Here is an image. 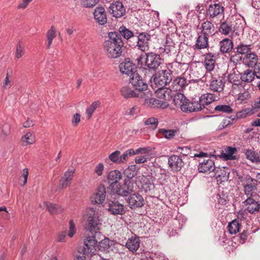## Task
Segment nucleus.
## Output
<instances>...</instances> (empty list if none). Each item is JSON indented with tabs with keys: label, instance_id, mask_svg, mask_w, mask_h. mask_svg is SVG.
<instances>
[{
	"label": "nucleus",
	"instance_id": "nucleus-40",
	"mask_svg": "<svg viewBox=\"0 0 260 260\" xmlns=\"http://www.w3.org/2000/svg\"><path fill=\"white\" fill-rule=\"evenodd\" d=\"M236 73L235 70H234L233 73L230 74L228 78V81L235 85H239L242 84L241 73H239L238 71Z\"/></svg>",
	"mask_w": 260,
	"mask_h": 260
},
{
	"label": "nucleus",
	"instance_id": "nucleus-35",
	"mask_svg": "<svg viewBox=\"0 0 260 260\" xmlns=\"http://www.w3.org/2000/svg\"><path fill=\"white\" fill-rule=\"evenodd\" d=\"M226 153L223 151L221 153L220 157L224 158V160H236L237 157L234 154L237 152V149L236 147H232L228 146L225 149Z\"/></svg>",
	"mask_w": 260,
	"mask_h": 260
},
{
	"label": "nucleus",
	"instance_id": "nucleus-1",
	"mask_svg": "<svg viewBox=\"0 0 260 260\" xmlns=\"http://www.w3.org/2000/svg\"><path fill=\"white\" fill-rule=\"evenodd\" d=\"M244 25L242 19L232 16L220 22L218 30L225 36L231 35L232 37L239 36L243 33Z\"/></svg>",
	"mask_w": 260,
	"mask_h": 260
},
{
	"label": "nucleus",
	"instance_id": "nucleus-23",
	"mask_svg": "<svg viewBox=\"0 0 260 260\" xmlns=\"http://www.w3.org/2000/svg\"><path fill=\"white\" fill-rule=\"evenodd\" d=\"M197 32L198 37L194 46L195 48L198 50L208 48L209 47V38L210 37L198 31Z\"/></svg>",
	"mask_w": 260,
	"mask_h": 260
},
{
	"label": "nucleus",
	"instance_id": "nucleus-26",
	"mask_svg": "<svg viewBox=\"0 0 260 260\" xmlns=\"http://www.w3.org/2000/svg\"><path fill=\"white\" fill-rule=\"evenodd\" d=\"M188 85L186 79L183 77H177L172 84V90L174 91H181Z\"/></svg>",
	"mask_w": 260,
	"mask_h": 260
},
{
	"label": "nucleus",
	"instance_id": "nucleus-43",
	"mask_svg": "<svg viewBox=\"0 0 260 260\" xmlns=\"http://www.w3.org/2000/svg\"><path fill=\"white\" fill-rule=\"evenodd\" d=\"M45 205L51 214H58L62 212V209L58 205L50 202H45Z\"/></svg>",
	"mask_w": 260,
	"mask_h": 260
},
{
	"label": "nucleus",
	"instance_id": "nucleus-54",
	"mask_svg": "<svg viewBox=\"0 0 260 260\" xmlns=\"http://www.w3.org/2000/svg\"><path fill=\"white\" fill-rule=\"evenodd\" d=\"M109 159L113 162L117 164L122 162L121 158H120V151L116 150L112 153L109 156Z\"/></svg>",
	"mask_w": 260,
	"mask_h": 260
},
{
	"label": "nucleus",
	"instance_id": "nucleus-18",
	"mask_svg": "<svg viewBox=\"0 0 260 260\" xmlns=\"http://www.w3.org/2000/svg\"><path fill=\"white\" fill-rule=\"evenodd\" d=\"M93 17L96 23L100 25H104L107 22V13L102 7H96L93 12Z\"/></svg>",
	"mask_w": 260,
	"mask_h": 260
},
{
	"label": "nucleus",
	"instance_id": "nucleus-42",
	"mask_svg": "<svg viewBox=\"0 0 260 260\" xmlns=\"http://www.w3.org/2000/svg\"><path fill=\"white\" fill-rule=\"evenodd\" d=\"M228 230L231 234H236L240 231V223L238 219H235L230 222L228 226Z\"/></svg>",
	"mask_w": 260,
	"mask_h": 260
},
{
	"label": "nucleus",
	"instance_id": "nucleus-44",
	"mask_svg": "<svg viewBox=\"0 0 260 260\" xmlns=\"http://www.w3.org/2000/svg\"><path fill=\"white\" fill-rule=\"evenodd\" d=\"M139 179L141 183V187L145 192H147L151 190V186L152 184L148 177L146 176H142L139 177Z\"/></svg>",
	"mask_w": 260,
	"mask_h": 260
},
{
	"label": "nucleus",
	"instance_id": "nucleus-63",
	"mask_svg": "<svg viewBox=\"0 0 260 260\" xmlns=\"http://www.w3.org/2000/svg\"><path fill=\"white\" fill-rule=\"evenodd\" d=\"M75 172V169L69 170L64 173L62 177H64L66 179H68L69 180L71 181L73 179Z\"/></svg>",
	"mask_w": 260,
	"mask_h": 260
},
{
	"label": "nucleus",
	"instance_id": "nucleus-2",
	"mask_svg": "<svg viewBox=\"0 0 260 260\" xmlns=\"http://www.w3.org/2000/svg\"><path fill=\"white\" fill-rule=\"evenodd\" d=\"M113 32L108 33V40L104 43V49L107 56L111 58H117L120 57L122 53V47L124 45L122 39Z\"/></svg>",
	"mask_w": 260,
	"mask_h": 260
},
{
	"label": "nucleus",
	"instance_id": "nucleus-28",
	"mask_svg": "<svg viewBox=\"0 0 260 260\" xmlns=\"http://www.w3.org/2000/svg\"><path fill=\"white\" fill-rule=\"evenodd\" d=\"M216 55L211 53H208L205 55V66L207 70L206 72H211L215 68Z\"/></svg>",
	"mask_w": 260,
	"mask_h": 260
},
{
	"label": "nucleus",
	"instance_id": "nucleus-9",
	"mask_svg": "<svg viewBox=\"0 0 260 260\" xmlns=\"http://www.w3.org/2000/svg\"><path fill=\"white\" fill-rule=\"evenodd\" d=\"M127 206L132 210L141 208L145 205V201L143 197L139 193L135 192L129 197L125 198Z\"/></svg>",
	"mask_w": 260,
	"mask_h": 260
},
{
	"label": "nucleus",
	"instance_id": "nucleus-22",
	"mask_svg": "<svg viewBox=\"0 0 260 260\" xmlns=\"http://www.w3.org/2000/svg\"><path fill=\"white\" fill-rule=\"evenodd\" d=\"M197 29L198 32L203 33V34L207 36L211 37L214 34L215 27L211 22L207 20L203 22L201 25H198Z\"/></svg>",
	"mask_w": 260,
	"mask_h": 260
},
{
	"label": "nucleus",
	"instance_id": "nucleus-29",
	"mask_svg": "<svg viewBox=\"0 0 260 260\" xmlns=\"http://www.w3.org/2000/svg\"><path fill=\"white\" fill-rule=\"evenodd\" d=\"M220 51L222 53H230L234 49V43L232 40L225 38L219 43Z\"/></svg>",
	"mask_w": 260,
	"mask_h": 260
},
{
	"label": "nucleus",
	"instance_id": "nucleus-27",
	"mask_svg": "<svg viewBox=\"0 0 260 260\" xmlns=\"http://www.w3.org/2000/svg\"><path fill=\"white\" fill-rule=\"evenodd\" d=\"M115 244L114 240H111L109 238H105L99 242V250L105 253L113 251Z\"/></svg>",
	"mask_w": 260,
	"mask_h": 260
},
{
	"label": "nucleus",
	"instance_id": "nucleus-16",
	"mask_svg": "<svg viewBox=\"0 0 260 260\" xmlns=\"http://www.w3.org/2000/svg\"><path fill=\"white\" fill-rule=\"evenodd\" d=\"M108 11L110 14L116 18H120L125 14V9L122 3L119 1L112 3Z\"/></svg>",
	"mask_w": 260,
	"mask_h": 260
},
{
	"label": "nucleus",
	"instance_id": "nucleus-5",
	"mask_svg": "<svg viewBox=\"0 0 260 260\" xmlns=\"http://www.w3.org/2000/svg\"><path fill=\"white\" fill-rule=\"evenodd\" d=\"M83 217L87 222L86 230L89 231L91 233H96V231L99 229L98 225L100 223L95 210L93 208H87Z\"/></svg>",
	"mask_w": 260,
	"mask_h": 260
},
{
	"label": "nucleus",
	"instance_id": "nucleus-55",
	"mask_svg": "<svg viewBox=\"0 0 260 260\" xmlns=\"http://www.w3.org/2000/svg\"><path fill=\"white\" fill-rule=\"evenodd\" d=\"M100 102L99 101L94 102L92 104L86 109V113L88 114V118H90L92 116L95 110L100 105Z\"/></svg>",
	"mask_w": 260,
	"mask_h": 260
},
{
	"label": "nucleus",
	"instance_id": "nucleus-45",
	"mask_svg": "<svg viewBox=\"0 0 260 260\" xmlns=\"http://www.w3.org/2000/svg\"><path fill=\"white\" fill-rule=\"evenodd\" d=\"M149 105H151L152 107L153 108L154 107H160L162 109L167 108L169 104L167 102V101H161L159 100H156L154 98H151L149 99Z\"/></svg>",
	"mask_w": 260,
	"mask_h": 260
},
{
	"label": "nucleus",
	"instance_id": "nucleus-37",
	"mask_svg": "<svg viewBox=\"0 0 260 260\" xmlns=\"http://www.w3.org/2000/svg\"><path fill=\"white\" fill-rule=\"evenodd\" d=\"M120 93L125 99L140 97V93L139 92H136L130 87L126 86L122 87L121 88Z\"/></svg>",
	"mask_w": 260,
	"mask_h": 260
},
{
	"label": "nucleus",
	"instance_id": "nucleus-51",
	"mask_svg": "<svg viewBox=\"0 0 260 260\" xmlns=\"http://www.w3.org/2000/svg\"><path fill=\"white\" fill-rule=\"evenodd\" d=\"M21 140L24 145L32 144L35 142V136L31 133H27L21 138Z\"/></svg>",
	"mask_w": 260,
	"mask_h": 260
},
{
	"label": "nucleus",
	"instance_id": "nucleus-15",
	"mask_svg": "<svg viewBox=\"0 0 260 260\" xmlns=\"http://www.w3.org/2000/svg\"><path fill=\"white\" fill-rule=\"evenodd\" d=\"M245 180V183L244 185L245 194L248 197H251L253 192L257 190V180L249 175L246 176Z\"/></svg>",
	"mask_w": 260,
	"mask_h": 260
},
{
	"label": "nucleus",
	"instance_id": "nucleus-57",
	"mask_svg": "<svg viewBox=\"0 0 260 260\" xmlns=\"http://www.w3.org/2000/svg\"><path fill=\"white\" fill-rule=\"evenodd\" d=\"M253 113L252 110L249 108L243 109L239 111L236 114L237 118H243L246 117L247 116L250 115Z\"/></svg>",
	"mask_w": 260,
	"mask_h": 260
},
{
	"label": "nucleus",
	"instance_id": "nucleus-46",
	"mask_svg": "<svg viewBox=\"0 0 260 260\" xmlns=\"http://www.w3.org/2000/svg\"><path fill=\"white\" fill-rule=\"evenodd\" d=\"M200 98V102H202L205 107V105H208L215 101V96L213 94L207 93L202 94Z\"/></svg>",
	"mask_w": 260,
	"mask_h": 260
},
{
	"label": "nucleus",
	"instance_id": "nucleus-59",
	"mask_svg": "<svg viewBox=\"0 0 260 260\" xmlns=\"http://www.w3.org/2000/svg\"><path fill=\"white\" fill-rule=\"evenodd\" d=\"M135 154L134 150L130 149L126 150L122 154H120V158H121L122 162L127 160L129 156H132Z\"/></svg>",
	"mask_w": 260,
	"mask_h": 260
},
{
	"label": "nucleus",
	"instance_id": "nucleus-14",
	"mask_svg": "<svg viewBox=\"0 0 260 260\" xmlns=\"http://www.w3.org/2000/svg\"><path fill=\"white\" fill-rule=\"evenodd\" d=\"M169 168L173 172L180 171L184 165V162L181 156L172 155L168 158Z\"/></svg>",
	"mask_w": 260,
	"mask_h": 260
},
{
	"label": "nucleus",
	"instance_id": "nucleus-39",
	"mask_svg": "<svg viewBox=\"0 0 260 260\" xmlns=\"http://www.w3.org/2000/svg\"><path fill=\"white\" fill-rule=\"evenodd\" d=\"M245 154L246 158L252 162H260V153L256 152L250 149L245 150Z\"/></svg>",
	"mask_w": 260,
	"mask_h": 260
},
{
	"label": "nucleus",
	"instance_id": "nucleus-7",
	"mask_svg": "<svg viewBox=\"0 0 260 260\" xmlns=\"http://www.w3.org/2000/svg\"><path fill=\"white\" fill-rule=\"evenodd\" d=\"M129 83L132 84L133 88L140 93V98H142V93H145V91L148 90V84L143 79L138 73H134L130 75Z\"/></svg>",
	"mask_w": 260,
	"mask_h": 260
},
{
	"label": "nucleus",
	"instance_id": "nucleus-48",
	"mask_svg": "<svg viewBox=\"0 0 260 260\" xmlns=\"http://www.w3.org/2000/svg\"><path fill=\"white\" fill-rule=\"evenodd\" d=\"M137 166L135 165L129 166L124 170V174L128 179H132L137 174Z\"/></svg>",
	"mask_w": 260,
	"mask_h": 260
},
{
	"label": "nucleus",
	"instance_id": "nucleus-49",
	"mask_svg": "<svg viewBox=\"0 0 260 260\" xmlns=\"http://www.w3.org/2000/svg\"><path fill=\"white\" fill-rule=\"evenodd\" d=\"M214 111L215 112L230 114L233 112V109L230 105H218L215 107Z\"/></svg>",
	"mask_w": 260,
	"mask_h": 260
},
{
	"label": "nucleus",
	"instance_id": "nucleus-61",
	"mask_svg": "<svg viewBox=\"0 0 260 260\" xmlns=\"http://www.w3.org/2000/svg\"><path fill=\"white\" fill-rule=\"evenodd\" d=\"M56 37V31L53 26H51L50 29L47 32V40H53Z\"/></svg>",
	"mask_w": 260,
	"mask_h": 260
},
{
	"label": "nucleus",
	"instance_id": "nucleus-34",
	"mask_svg": "<svg viewBox=\"0 0 260 260\" xmlns=\"http://www.w3.org/2000/svg\"><path fill=\"white\" fill-rule=\"evenodd\" d=\"M164 52L170 55H174L177 52V46L174 41L170 38H167L164 45Z\"/></svg>",
	"mask_w": 260,
	"mask_h": 260
},
{
	"label": "nucleus",
	"instance_id": "nucleus-64",
	"mask_svg": "<svg viewBox=\"0 0 260 260\" xmlns=\"http://www.w3.org/2000/svg\"><path fill=\"white\" fill-rule=\"evenodd\" d=\"M81 115L79 113L75 114L72 120V123L73 126H77L80 121Z\"/></svg>",
	"mask_w": 260,
	"mask_h": 260
},
{
	"label": "nucleus",
	"instance_id": "nucleus-33",
	"mask_svg": "<svg viewBox=\"0 0 260 260\" xmlns=\"http://www.w3.org/2000/svg\"><path fill=\"white\" fill-rule=\"evenodd\" d=\"M172 92V90L171 89L160 87L156 90V94L159 99L165 101H170L173 96Z\"/></svg>",
	"mask_w": 260,
	"mask_h": 260
},
{
	"label": "nucleus",
	"instance_id": "nucleus-24",
	"mask_svg": "<svg viewBox=\"0 0 260 260\" xmlns=\"http://www.w3.org/2000/svg\"><path fill=\"white\" fill-rule=\"evenodd\" d=\"M198 170L201 173L215 172L216 167L214 161L209 159H204L203 162L199 164Z\"/></svg>",
	"mask_w": 260,
	"mask_h": 260
},
{
	"label": "nucleus",
	"instance_id": "nucleus-36",
	"mask_svg": "<svg viewBox=\"0 0 260 260\" xmlns=\"http://www.w3.org/2000/svg\"><path fill=\"white\" fill-rule=\"evenodd\" d=\"M255 76V74L254 70L248 69L241 73L242 82L250 83L254 79Z\"/></svg>",
	"mask_w": 260,
	"mask_h": 260
},
{
	"label": "nucleus",
	"instance_id": "nucleus-58",
	"mask_svg": "<svg viewBox=\"0 0 260 260\" xmlns=\"http://www.w3.org/2000/svg\"><path fill=\"white\" fill-rule=\"evenodd\" d=\"M191 106H192V108L194 109V112L201 111L205 108L202 102H200V98H199V100L198 101H192V104H191Z\"/></svg>",
	"mask_w": 260,
	"mask_h": 260
},
{
	"label": "nucleus",
	"instance_id": "nucleus-10",
	"mask_svg": "<svg viewBox=\"0 0 260 260\" xmlns=\"http://www.w3.org/2000/svg\"><path fill=\"white\" fill-rule=\"evenodd\" d=\"M107 207L108 211L114 215H122L124 214L126 212L123 205L120 203L119 201L115 199L108 200Z\"/></svg>",
	"mask_w": 260,
	"mask_h": 260
},
{
	"label": "nucleus",
	"instance_id": "nucleus-21",
	"mask_svg": "<svg viewBox=\"0 0 260 260\" xmlns=\"http://www.w3.org/2000/svg\"><path fill=\"white\" fill-rule=\"evenodd\" d=\"M243 204L246 207V210L251 214H255L259 211L260 203L255 201L251 197H248Z\"/></svg>",
	"mask_w": 260,
	"mask_h": 260
},
{
	"label": "nucleus",
	"instance_id": "nucleus-60",
	"mask_svg": "<svg viewBox=\"0 0 260 260\" xmlns=\"http://www.w3.org/2000/svg\"><path fill=\"white\" fill-rule=\"evenodd\" d=\"M24 53V48L21 46L20 41L18 42L16 50V57L20 58Z\"/></svg>",
	"mask_w": 260,
	"mask_h": 260
},
{
	"label": "nucleus",
	"instance_id": "nucleus-56",
	"mask_svg": "<svg viewBox=\"0 0 260 260\" xmlns=\"http://www.w3.org/2000/svg\"><path fill=\"white\" fill-rule=\"evenodd\" d=\"M99 2V0H81V5L84 8H93Z\"/></svg>",
	"mask_w": 260,
	"mask_h": 260
},
{
	"label": "nucleus",
	"instance_id": "nucleus-52",
	"mask_svg": "<svg viewBox=\"0 0 260 260\" xmlns=\"http://www.w3.org/2000/svg\"><path fill=\"white\" fill-rule=\"evenodd\" d=\"M158 132L162 134L166 139H171L175 136L177 131L176 129L160 128L159 129Z\"/></svg>",
	"mask_w": 260,
	"mask_h": 260
},
{
	"label": "nucleus",
	"instance_id": "nucleus-3",
	"mask_svg": "<svg viewBox=\"0 0 260 260\" xmlns=\"http://www.w3.org/2000/svg\"><path fill=\"white\" fill-rule=\"evenodd\" d=\"M162 59L160 55L153 52L146 53L145 67L143 68L145 75L149 74H153L156 72L159 66L162 63Z\"/></svg>",
	"mask_w": 260,
	"mask_h": 260
},
{
	"label": "nucleus",
	"instance_id": "nucleus-11",
	"mask_svg": "<svg viewBox=\"0 0 260 260\" xmlns=\"http://www.w3.org/2000/svg\"><path fill=\"white\" fill-rule=\"evenodd\" d=\"M151 36L148 33L143 32L137 36V41L136 46L143 52L147 51L149 48V41Z\"/></svg>",
	"mask_w": 260,
	"mask_h": 260
},
{
	"label": "nucleus",
	"instance_id": "nucleus-31",
	"mask_svg": "<svg viewBox=\"0 0 260 260\" xmlns=\"http://www.w3.org/2000/svg\"><path fill=\"white\" fill-rule=\"evenodd\" d=\"M177 151L181 153L183 156L189 155L191 157H203L206 156L207 154L203 152H200L199 153H192L191 148L188 146L178 147Z\"/></svg>",
	"mask_w": 260,
	"mask_h": 260
},
{
	"label": "nucleus",
	"instance_id": "nucleus-19",
	"mask_svg": "<svg viewBox=\"0 0 260 260\" xmlns=\"http://www.w3.org/2000/svg\"><path fill=\"white\" fill-rule=\"evenodd\" d=\"M106 188L104 186H99L96 191L90 197V201L93 204H102L106 198Z\"/></svg>",
	"mask_w": 260,
	"mask_h": 260
},
{
	"label": "nucleus",
	"instance_id": "nucleus-38",
	"mask_svg": "<svg viewBox=\"0 0 260 260\" xmlns=\"http://www.w3.org/2000/svg\"><path fill=\"white\" fill-rule=\"evenodd\" d=\"M117 34L120 38L123 37L124 39L128 40L132 37L134 36V33L129 29L127 28L125 26L122 25L119 28L118 31H112Z\"/></svg>",
	"mask_w": 260,
	"mask_h": 260
},
{
	"label": "nucleus",
	"instance_id": "nucleus-17",
	"mask_svg": "<svg viewBox=\"0 0 260 260\" xmlns=\"http://www.w3.org/2000/svg\"><path fill=\"white\" fill-rule=\"evenodd\" d=\"M121 178V173L117 170L112 171L109 173L108 179L109 182L110 183L109 189L110 190L111 192L113 190H114L115 188H117V186L119 184L118 181Z\"/></svg>",
	"mask_w": 260,
	"mask_h": 260
},
{
	"label": "nucleus",
	"instance_id": "nucleus-47",
	"mask_svg": "<svg viewBox=\"0 0 260 260\" xmlns=\"http://www.w3.org/2000/svg\"><path fill=\"white\" fill-rule=\"evenodd\" d=\"M235 49L238 54L246 55L251 51V48L250 45H245L243 43H240L235 48Z\"/></svg>",
	"mask_w": 260,
	"mask_h": 260
},
{
	"label": "nucleus",
	"instance_id": "nucleus-50",
	"mask_svg": "<svg viewBox=\"0 0 260 260\" xmlns=\"http://www.w3.org/2000/svg\"><path fill=\"white\" fill-rule=\"evenodd\" d=\"M144 124L145 125H147L148 128L151 130H154L157 127L158 122L157 118L150 117L144 121Z\"/></svg>",
	"mask_w": 260,
	"mask_h": 260
},
{
	"label": "nucleus",
	"instance_id": "nucleus-25",
	"mask_svg": "<svg viewBox=\"0 0 260 260\" xmlns=\"http://www.w3.org/2000/svg\"><path fill=\"white\" fill-rule=\"evenodd\" d=\"M189 82L197 83L200 80L202 81L204 78L203 70L202 68H196L189 70Z\"/></svg>",
	"mask_w": 260,
	"mask_h": 260
},
{
	"label": "nucleus",
	"instance_id": "nucleus-8",
	"mask_svg": "<svg viewBox=\"0 0 260 260\" xmlns=\"http://www.w3.org/2000/svg\"><path fill=\"white\" fill-rule=\"evenodd\" d=\"M134 184L129 180H125L124 183L122 185L119 184L117 188L113 190L111 193L113 194H117V195L127 198L134 192Z\"/></svg>",
	"mask_w": 260,
	"mask_h": 260
},
{
	"label": "nucleus",
	"instance_id": "nucleus-13",
	"mask_svg": "<svg viewBox=\"0 0 260 260\" xmlns=\"http://www.w3.org/2000/svg\"><path fill=\"white\" fill-rule=\"evenodd\" d=\"M119 69L121 73L132 75L134 73H137L135 63L129 58H126L120 63Z\"/></svg>",
	"mask_w": 260,
	"mask_h": 260
},
{
	"label": "nucleus",
	"instance_id": "nucleus-62",
	"mask_svg": "<svg viewBox=\"0 0 260 260\" xmlns=\"http://www.w3.org/2000/svg\"><path fill=\"white\" fill-rule=\"evenodd\" d=\"M71 181V180L62 177L60 180L59 188L63 189L67 187L70 184Z\"/></svg>",
	"mask_w": 260,
	"mask_h": 260
},
{
	"label": "nucleus",
	"instance_id": "nucleus-4",
	"mask_svg": "<svg viewBox=\"0 0 260 260\" xmlns=\"http://www.w3.org/2000/svg\"><path fill=\"white\" fill-rule=\"evenodd\" d=\"M151 76L150 80L158 87H164L168 85L173 79V71L169 69L162 70L154 73Z\"/></svg>",
	"mask_w": 260,
	"mask_h": 260
},
{
	"label": "nucleus",
	"instance_id": "nucleus-32",
	"mask_svg": "<svg viewBox=\"0 0 260 260\" xmlns=\"http://www.w3.org/2000/svg\"><path fill=\"white\" fill-rule=\"evenodd\" d=\"M243 62L247 67L253 68L257 64L258 56L253 52L247 53L243 58Z\"/></svg>",
	"mask_w": 260,
	"mask_h": 260
},
{
	"label": "nucleus",
	"instance_id": "nucleus-30",
	"mask_svg": "<svg viewBox=\"0 0 260 260\" xmlns=\"http://www.w3.org/2000/svg\"><path fill=\"white\" fill-rule=\"evenodd\" d=\"M140 240L139 237L132 236L128 239L125 246L129 251L135 253L139 249L140 247Z\"/></svg>",
	"mask_w": 260,
	"mask_h": 260
},
{
	"label": "nucleus",
	"instance_id": "nucleus-41",
	"mask_svg": "<svg viewBox=\"0 0 260 260\" xmlns=\"http://www.w3.org/2000/svg\"><path fill=\"white\" fill-rule=\"evenodd\" d=\"M186 101V98L180 91L176 92L173 97V102L176 107L181 108L182 105L184 104V102Z\"/></svg>",
	"mask_w": 260,
	"mask_h": 260
},
{
	"label": "nucleus",
	"instance_id": "nucleus-53",
	"mask_svg": "<svg viewBox=\"0 0 260 260\" xmlns=\"http://www.w3.org/2000/svg\"><path fill=\"white\" fill-rule=\"evenodd\" d=\"M191 104L192 102H190L187 98L186 101L184 102V104L182 105L181 110L183 112H193L194 111V109L192 108Z\"/></svg>",
	"mask_w": 260,
	"mask_h": 260
},
{
	"label": "nucleus",
	"instance_id": "nucleus-20",
	"mask_svg": "<svg viewBox=\"0 0 260 260\" xmlns=\"http://www.w3.org/2000/svg\"><path fill=\"white\" fill-rule=\"evenodd\" d=\"M92 236H87L84 239V246L81 249L84 255L87 253L91 252L93 248L97 244L98 241L93 236V233H91Z\"/></svg>",
	"mask_w": 260,
	"mask_h": 260
},
{
	"label": "nucleus",
	"instance_id": "nucleus-12",
	"mask_svg": "<svg viewBox=\"0 0 260 260\" xmlns=\"http://www.w3.org/2000/svg\"><path fill=\"white\" fill-rule=\"evenodd\" d=\"M224 8L223 4L220 3L210 4L207 11V14L210 18H214L216 17H223Z\"/></svg>",
	"mask_w": 260,
	"mask_h": 260
},
{
	"label": "nucleus",
	"instance_id": "nucleus-6",
	"mask_svg": "<svg viewBox=\"0 0 260 260\" xmlns=\"http://www.w3.org/2000/svg\"><path fill=\"white\" fill-rule=\"evenodd\" d=\"M203 82H209V88L211 91L220 92L223 91L224 82L220 77H213L211 72H206L202 79Z\"/></svg>",
	"mask_w": 260,
	"mask_h": 260
}]
</instances>
